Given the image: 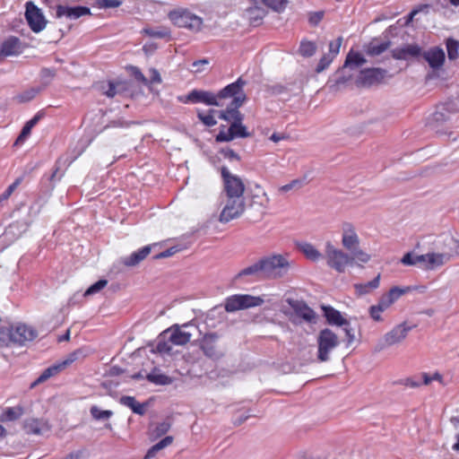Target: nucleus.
<instances>
[{"label":"nucleus","instance_id":"5","mask_svg":"<svg viewBox=\"0 0 459 459\" xmlns=\"http://www.w3.org/2000/svg\"><path fill=\"white\" fill-rule=\"evenodd\" d=\"M39 213V206L37 204H31L30 206L21 205L13 211V216L17 218L18 221L15 223L11 224L5 230V235L14 233V229H19L18 235L25 231L28 226L32 222Z\"/></svg>","mask_w":459,"mask_h":459},{"label":"nucleus","instance_id":"60","mask_svg":"<svg viewBox=\"0 0 459 459\" xmlns=\"http://www.w3.org/2000/svg\"><path fill=\"white\" fill-rule=\"evenodd\" d=\"M221 153L223 155L225 159H228L230 160H240L239 155L230 148L221 149Z\"/></svg>","mask_w":459,"mask_h":459},{"label":"nucleus","instance_id":"45","mask_svg":"<svg viewBox=\"0 0 459 459\" xmlns=\"http://www.w3.org/2000/svg\"><path fill=\"white\" fill-rule=\"evenodd\" d=\"M217 113L215 109H209L207 113L198 110V119L206 126L212 127L217 124V120L214 117V114Z\"/></svg>","mask_w":459,"mask_h":459},{"label":"nucleus","instance_id":"64","mask_svg":"<svg viewBox=\"0 0 459 459\" xmlns=\"http://www.w3.org/2000/svg\"><path fill=\"white\" fill-rule=\"evenodd\" d=\"M169 429L170 424L168 421H162L156 426L154 432L156 436L160 437L166 434L169 430Z\"/></svg>","mask_w":459,"mask_h":459},{"label":"nucleus","instance_id":"47","mask_svg":"<svg viewBox=\"0 0 459 459\" xmlns=\"http://www.w3.org/2000/svg\"><path fill=\"white\" fill-rule=\"evenodd\" d=\"M443 244L447 247L448 251L453 254V257L455 255L459 256V239H456L450 235H446L443 237Z\"/></svg>","mask_w":459,"mask_h":459},{"label":"nucleus","instance_id":"6","mask_svg":"<svg viewBox=\"0 0 459 459\" xmlns=\"http://www.w3.org/2000/svg\"><path fill=\"white\" fill-rule=\"evenodd\" d=\"M325 257L326 264L339 273H344L352 260L348 253L335 247L330 241L325 243Z\"/></svg>","mask_w":459,"mask_h":459},{"label":"nucleus","instance_id":"48","mask_svg":"<svg viewBox=\"0 0 459 459\" xmlns=\"http://www.w3.org/2000/svg\"><path fill=\"white\" fill-rule=\"evenodd\" d=\"M144 33L152 38L165 39L170 36V30L167 28H147Z\"/></svg>","mask_w":459,"mask_h":459},{"label":"nucleus","instance_id":"16","mask_svg":"<svg viewBox=\"0 0 459 459\" xmlns=\"http://www.w3.org/2000/svg\"><path fill=\"white\" fill-rule=\"evenodd\" d=\"M25 17L34 32L41 31L46 26V20L41 11L32 2L26 3Z\"/></svg>","mask_w":459,"mask_h":459},{"label":"nucleus","instance_id":"27","mask_svg":"<svg viewBox=\"0 0 459 459\" xmlns=\"http://www.w3.org/2000/svg\"><path fill=\"white\" fill-rule=\"evenodd\" d=\"M151 251L152 246H145L137 251L133 252L130 255L123 257L122 263L128 267L135 266L144 260L150 255Z\"/></svg>","mask_w":459,"mask_h":459},{"label":"nucleus","instance_id":"39","mask_svg":"<svg viewBox=\"0 0 459 459\" xmlns=\"http://www.w3.org/2000/svg\"><path fill=\"white\" fill-rule=\"evenodd\" d=\"M246 15L250 20V22L253 25L256 26L259 24L261 20L264 17L265 11H264V9H263L261 7L252 6L246 10Z\"/></svg>","mask_w":459,"mask_h":459},{"label":"nucleus","instance_id":"63","mask_svg":"<svg viewBox=\"0 0 459 459\" xmlns=\"http://www.w3.org/2000/svg\"><path fill=\"white\" fill-rule=\"evenodd\" d=\"M266 91L271 95H280L286 92L287 88L281 84H273L268 86Z\"/></svg>","mask_w":459,"mask_h":459},{"label":"nucleus","instance_id":"4","mask_svg":"<svg viewBox=\"0 0 459 459\" xmlns=\"http://www.w3.org/2000/svg\"><path fill=\"white\" fill-rule=\"evenodd\" d=\"M317 355L320 362H326L330 359V353L340 344L339 337L331 329H322L316 338Z\"/></svg>","mask_w":459,"mask_h":459},{"label":"nucleus","instance_id":"3","mask_svg":"<svg viewBox=\"0 0 459 459\" xmlns=\"http://www.w3.org/2000/svg\"><path fill=\"white\" fill-rule=\"evenodd\" d=\"M0 334H4L9 338L11 343L23 346L29 342H32L38 336L37 330L27 324L17 323L12 325L9 328L1 329Z\"/></svg>","mask_w":459,"mask_h":459},{"label":"nucleus","instance_id":"54","mask_svg":"<svg viewBox=\"0 0 459 459\" xmlns=\"http://www.w3.org/2000/svg\"><path fill=\"white\" fill-rule=\"evenodd\" d=\"M333 57L331 56L330 55H324L320 60H319V63L316 68V73H321L323 72L325 69H326L330 64L333 62Z\"/></svg>","mask_w":459,"mask_h":459},{"label":"nucleus","instance_id":"56","mask_svg":"<svg viewBox=\"0 0 459 459\" xmlns=\"http://www.w3.org/2000/svg\"><path fill=\"white\" fill-rule=\"evenodd\" d=\"M342 42V38L339 37L335 40L331 41L329 43V54L331 56L334 58L340 51V48Z\"/></svg>","mask_w":459,"mask_h":459},{"label":"nucleus","instance_id":"51","mask_svg":"<svg viewBox=\"0 0 459 459\" xmlns=\"http://www.w3.org/2000/svg\"><path fill=\"white\" fill-rule=\"evenodd\" d=\"M263 3L276 12H281L286 8L287 0H262Z\"/></svg>","mask_w":459,"mask_h":459},{"label":"nucleus","instance_id":"33","mask_svg":"<svg viewBox=\"0 0 459 459\" xmlns=\"http://www.w3.org/2000/svg\"><path fill=\"white\" fill-rule=\"evenodd\" d=\"M244 276H253L255 279H264L261 260L259 259L256 263L241 270L235 276V280H238Z\"/></svg>","mask_w":459,"mask_h":459},{"label":"nucleus","instance_id":"18","mask_svg":"<svg viewBox=\"0 0 459 459\" xmlns=\"http://www.w3.org/2000/svg\"><path fill=\"white\" fill-rule=\"evenodd\" d=\"M286 302L289 304L290 308L293 310L295 315L307 323H312L316 319L315 311L307 306L303 300L287 299Z\"/></svg>","mask_w":459,"mask_h":459},{"label":"nucleus","instance_id":"43","mask_svg":"<svg viewBox=\"0 0 459 459\" xmlns=\"http://www.w3.org/2000/svg\"><path fill=\"white\" fill-rule=\"evenodd\" d=\"M446 47L448 59L451 61L456 60L459 56V41L449 38L446 40Z\"/></svg>","mask_w":459,"mask_h":459},{"label":"nucleus","instance_id":"46","mask_svg":"<svg viewBox=\"0 0 459 459\" xmlns=\"http://www.w3.org/2000/svg\"><path fill=\"white\" fill-rule=\"evenodd\" d=\"M350 257L352 258L351 263H350V266H353L357 262L360 263H368L370 260V255L361 250L359 246L356 247L353 251L350 252Z\"/></svg>","mask_w":459,"mask_h":459},{"label":"nucleus","instance_id":"32","mask_svg":"<svg viewBox=\"0 0 459 459\" xmlns=\"http://www.w3.org/2000/svg\"><path fill=\"white\" fill-rule=\"evenodd\" d=\"M366 62V59L360 53L350 51L346 56L343 66L341 68V72L343 73L347 69L358 68Z\"/></svg>","mask_w":459,"mask_h":459},{"label":"nucleus","instance_id":"24","mask_svg":"<svg viewBox=\"0 0 459 459\" xmlns=\"http://www.w3.org/2000/svg\"><path fill=\"white\" fill-rule=\"evenodd\" d=\"M386 74L382 68H367L360 71L358 82L362 85H372L381 82Z\"/></svg>","mask_w":459,"mask_h":459},{"label":"nucleus","instance_id":"9","mask_svg":"<svg viewBox=\"0 0 459 459\" xmlns=\"http://www.w3.org/2000/svg\"><path fill=\"white\" fill-rule=\"evenodd\" d=\"M225 197H244L245 185L242 179L230 173L227 167L221 169Z\"/></svg>","mask_w":459,"mask_h":459},{"label":"nucleus","instance_id":"23","mask_svg":"<svg viewBox=\"0 0 459 459\" xmlns=\"http://www.w3.org/2000/svg\"><path fill=\"white\" fill-rule=\"evenodd\" d=\"M23 51V45L16 37H9L1 45L0 58L18 56Z\"/></svg>","mask_w":459,"mask_h":459},{"label":"nucleus","instance_id":"40","mask_svg":"<svg viewBox=\"0 0 459 459\" xmlns=\"http://www.w3.org/2000/svg\"><path fill=\"white\" fill-rule=\"evenodd\" d=\"M56 375H57V365L54 364L51 367L45 369L41 373V375L35 381H33L30 384V388L33 389L37 385L45 383L48 379H49L50 377H52Z\"/></svg>","mask_w":459,"mask_h":459},{"label":"nucleus","instance_id":"53","mask_svg":"<svg viewBox=\"0 0 459 459\" xmlns=\"http://www.w3.org/2000/svg\"><path fill=\"white\" fill-rule=\"evenodd\" d=\"M38 92L39 91L37 89L31 88L18 95L17 99L20 102H27L34 99Z\"/></svg>","mask_w":459,"mask_h":459},{"label":"nucleus","instance_id":"25","mask_svg":"<svg viewBox=\"0 0 459 459\" xmlns=\"http://www.w3.org/2000/svg\"><path fill=\"white\" fill-rule=\"evenodd\" d=\"M453 258V254L448 251L446 246L441 253H429L428 262L424 266L426 270H434L442 266Z\"/></svg>","mask_w":459,"mask_h":459},{"label":"nucleus","instance_id":"31","mask_svg":"<svg viewBox=\"0 0 459 459\" xmlns=\"http://www.w3.org/2000/svg\"><path fill=\"white\" fill-rule=\"evenodd\" d=\"M392 43L390 40L380 41L378 39L374 38L366 46V53L370 56H377L384 53L391 47Z\"/></svg>","mask_w":459,"mask_h":459},{"label":"nucleus","instance_id":"55","mask_svg":"<svg viewBox=\"0 0 459 459\" xmlns=\"http://www.w3.org/2000/svg\"><path fill=\"white\" fill-rule=\"evenodd\" d=\"M118 95L126 96L129 92L131 83L127 81H117L115 82Z\"/></svg>","mask_w":459,"mask_h":459},{"label":"nucleus","instance_id":"29","mask_svg":"<svg viewBox=\"0 0 459 459\" xmlns=\"http://www.w3.org/2000/svg\"><path fill=\"white\" fill-rule=\"evenodd\" d=\"M322 310L327 323L331 325L342 326L347 321L342 317L341 312L331 306H322Z\"/></svg>","mask_w":459,"mask_h":459},{"label":"nucleus","instance_id":"42","mask_svg":"<svg viewBox=\"0 0 459 459\" xmlns=\"http://www.w3.org/2000/svg\"><path fill=\"white\" fill-rule=\"evenodd\" d=\"M90 413L95 420H108L114 412L110 410H101L97 405H92L90 409Z\"/></svg>","mask_w":459,"mask_h":459},{"label":"nucleus","instance_id":"7","mask_svg":"<svg viewBox=\"0 0 459 459\" xmlns=\"http://www.w3.org/2000/svg\"><path fill=\"white\" fill-rule=\"evenodd\" d=\"M169 20L178 27L197 32L203 26V19L187 9H177L169 13Z\"/></svg>","mask_w":459,"mask_h":459},{"label":"nucleus","instance_id":"20","mask_svg":"<svg viewBox=\"0 0 459 459\" xmlns=\"http://www.w3.org/2000/svg\"><path fill=\"white\" fill-rule=\"evenodd\" d=\"M90 14L91 9L86 6H65L59 4V23H64L65 20H76Z\"/></svg>","mask_w":459,"mask_h":459},{"label":"nucleus","instance_id":"28","mask_svg":"<svg viewBox=\"0 0 459 459\" xmlns=\"http://www.w3.org/2000/svg\"><path fill=\"white\" fill-rule=\"evenodd\" d=\"M393 303L389 300L385 294L382 295L377 305H372L368 308L370 317L376 322L383 321L381 313L387 310Z\"/></svg>","mask_w":459,"mask_h":459},{"label":"nucleus","instance_id":"15","mask_svg":"<svg viewBox=\"0 0 459 459\" xmlns=\"http://www.w3.org/2000/svg\"><path fill=\"white\" fill-rule=\"evenodd\" d=\"M246 85L247 82L242 77H238L236 82L228 84L217 93L218 100L228 98H232V100L240 99L243 105L247 100V95L244 92Z\"/></svg>","mask_w":459,"mask_h":459},{"label":"nucleus","instance_id":"12","mask_svg":"<svg viewBox=\"0 0 459 459\" xmlns=\"http://www.w3.org/2000/svg\"><path fill=\"white\" fill-rule=\"evenodd\" d=\"M411 330V326L407 325L405 322L397 325L384 335L382 341L377 344V350L382 351L387 347L402 342Z\"/></svg>","mask_w":459,"mask_h":459},{"label":"nucleus","instance_id":"22","mask_svg":"<svg viewBox=\"0 0 459 459\" xmlns=\"http://www.w3.org/2000/svg\"><path fill=\"white\" fill-rule=\"evenodd\" d=\"M422 56L429 65L435 70L442 67L446 60L445 51L440 47L430 48L422 53Z\"/></svg>","mask_w":459,"mask_h":459},{"label":"nucleus","instance_id":"14","mask_svg":"<svg viewBox=\"0 0 459 459\" xmlns=\"http://www.w3.org/2000/svg\"><path fill=\"white\" fill-rule=\"evenodd\" d=\"M225 126H221V130L216 135L215 140L218 143L230 142L235 138H246L250 136L247 131V127L242 124V121L232 122L228 131H224Z\"/></svg>","mask_w":459,"mask_h":459},{"label":"nucleus","instance_id":"10","mask_svg":"<svg viewBox=\"0 0 459 459\" xmlns=\"http://www.w3.org/2000/svg\"><path fill=\"white\" fill-rule=\"evenodd\" d=\"M189 328L196 330L197 327L192 323L183 325L175 324L162 333L163 335H169V341L174 345H186L188 343L193 336V333Z\"/></svg>","mask_w":459,"mask_h":459},{"label":"nucleus","instance_id":"1","mask_svg":"<svg viewBox=\"0 0 459 459\" xmlns=\"http://www.w3.org/2000/svg\"><path fill=\"white\" fill-rule=\"evenodd\" d=\"M432 131L439 135L451 136L453 128L459 127V115L454 103L437 106L428 122Z\"/></svg>","mask_w":459,"mask_h":459},{"label":"nucleus","instance_id":"34","mask_svg":"<svg viewBox=\"0 0 459 459\" xmlns=\"http://www.w3.org/2000/svg\"><path fill=\"white\" fill-rule=\"evenodd\" d=\"M119 403L130 408L135 414L143 415L146 411V403H138L134 396L124 395Z\"/></svg>","mask_w":459,"mask_h":459},{"label":"nucleus","instance_id":"17","mask_svg":"<svg viewBox=\"0 0 459 459\" xmlns=\"http://www.w3.org/2000/svg\"><path fill=\"white\" fill-rule=\"evenodd\" d=\"M219 339V335L216 333H208L204 335L202 340L200 341V349L203 351L204 354L212 359H219L222 357V352H221L216 346V342Z\"/></svg>","mask_w":459,"mask_h":459},{"label":"nucleus","instance_id":"8","mask_svg":"<svg viewBox=\"0 0 459 459\" xmlns=\"http://www.w3.org/2000/svg\"><path fill=\"white\" fill-rule=\"evenodd\" d=\"M264 304V299L260 297H255L248 294H235L225 299V310L227 312H235L249 307H259Z\"/></svg>","mask_w":459,"mask_h":459},{"label":"nucleus","instance_id":"36","mask_svg":"<svg viewBox=\"0 0 459 459\" xmlns=\"http://www.w3.org/2000/svg\"><path fill=\"white\" fill-rule=\"evenodd\" d=\"M299 250L309 260L313 262L318 261L322 257V254L310 243L301 242L297 245Z\"/></svg>","mask_w":459,"mask_h":459},{"label":"nucleus","instance_id":"2","mask_svg":"<svg viewBox=\"0 0 459 459\" xmlns=\"http://www.w3.org/2000/svg\"><path fill=\"white\" fill-rule=\"evenodd\" d=\"M264 279H280L287 275L290 262L282 255H272L260 259Z\"/></svg>","mask_w":459,"mask_h":459},{"label":"nucleus","instance_id":"30","mask_svg":"<svg viewBox=\"0 0 459 459\" xmlns=\"http://www.w3.org/2000/svg\"><path fill=\"white\" fill-rule=\"evenodd\" d=\"M43 117L42 112H38L31 119H30L22 127L19 136L17 137L14 145H22L30 135L32 128L38 124V122Z\"/></svg>","mask_w":459,"mask_h":459},{"label":"nucleus","instance_id":"52","mask_svg":"<svg viewBox=\"0 0 459 459\" xmlns=\"http://www.w3.org/2000/svg\"><path fill=\"white\" fill-rule=\"evenodd\" d=\"M108 284V281L101 279L91 285L85 291L84 296L93 295L99 291H100L103 288H105Z\"/></svg>","mask_w":459,"mask_h":459},{"label":"nucleus","instance_id":"13","mask_svg":"<svg viewBox=\"0 0 459 459\" xmlns=\"http://www.w3.org/2000/svg\"><path fill=\"white\" fill-rule=\"evenodd\" d=\"M179 100L183 103H204L208 106L220 107L221 104L218 100L217 94L212 91L193 90L185 97H180Z\"/></svg>","mask_w":459,"mask_h":459},{"label":"nucleus","instance_id":"58","mask_svg":"<svg viewBox=\"0 0 459 459\" xmlns=\"http://www.w3.org/2000/svg\"><path fill=\"white\" fill-rule=\"evenodd\" d=\"M156 351L160 353H170L172 351L171 342L168 341H159L156 345Z\"/></svg>","mask_w":459,"mask_h":459},{"label":"nucleus","instance_id":"57","mask_svg":"<svg viewBox=\"0 0 459 459\" xmlns=\"http://www.w3.org/2000/svg\"><path fill=\"white\" fill-rule=\"evenodd\" d=\"M21 179H16L13 184H11L6 190L0 195V201H5L7 200L13 192L16 189V187L20 185Z\"/></svg>","mask_w":459,"mask_h":459},{"label":"nucleus","instance_id":"50","mask_svg":"<svg viewBox=\"0 0 459 459\" xmlns=\"http://www.w3.org/2000/svg\"><path fill=\"white\" fill-rule=\"evenodd\" d=\"M100 91L108 98H114L115 96L118 95L115 82L109 81L107 83H102L100 85Z\"/></svg>","mask_w":459,"mask_h":459},{"label":"nucleus","instance_id":"44","mask_svg":"<svg viewBox=\"0 0 459 459\" xmlns=\"http://www.w3.org/2000/svg\"><path fill=\"white\" fill-rule=\"evenodd\" d=\"M316 51V45L313 41L303 39L300 42L299 53L304 57L312 56Z\"/></svg>","mask_w":459,"mask_h":459},{"label":"nucleus","instance_id":"59","mask_svg":"<svg viewBox=\"0 0 459 459\" xmlns=\"http://www.w3.org/2000/svg\"><path fill=\"white\" fill-rule=\"evenodd\" d=\"M98 4L100 8H115L122 4L120 0H99Z\"/></svg>","mask_w":459,"mask_h":459},{"label":"nucleus","instance_id":"38","mask_svg":"<svg viewBox=\"0 0 459 459\" xmlns=\"http://www.w3.org/2000/svg\"><path fill=\"white\" fill-rule=\"evenodd\" d=\"M85 357L84 351L82 349H77L67 355V357L59 361V371L70 367L74 362L82 359Z\"/></svg>","mask_w":459,"mask_h":459},{"label":"nucleus","instance_id":"61","mask_svg":"<svg viewBox=\"0 0 459 459\" xmlns=\"http://www.w3.org/2000/svg\"><path fill=\"white\" fill-rule=\"evenodd\" d=\"M342 326L347 338V346H350L355 340L353 329L351 327L349 321H347V325H342Z\"/></svg>","mask_w":459,"mask_h":459},{"label":"nucleus","instance_id":"35","mask_svg":"<svg viewBox=\"0 0 459 459\" xmlns=\"http://www.w3.org/2000/svg\"><path fill=\"white\" fill-rule=\"evenodd\" d=\"M380 284V274H377L372 281L366 283H356L354 289L358 296H363L370 293L373 290L379 287Z\"/></svg>","mask_w":459,"mask_h":459},{"label":"nucleus","instance_id":"62","mask_svg":"<svg viewBox=\"0 0 459 459\" xmlns=\"http://www.w3.org/2000/svg\"><path fill=\"white\" fill-rule=\"evenodd\" d=\"M324 12L323 11H318V12H315V13H311L309 14V17H308V22L311 25L313 26H316L318 25V23L322 21V19L324 18Z\"/></svg>","mask_w":459,"mask_h":459},{"label":"nucleus","instance_id":"37","mask_svg":"<svg viewBox=\"0 0 459 459\" xmlns=\"http://www.w3.org/2000/svg\"><path fill=\"white\" fill-rule=\"evenodd\" d=\"M146 379L158 385H168L173 382V379L170 377L160 373L159 369H154L152 372L148 374L146 376Z\"/></svg>","mask_w":459,"mask_h":459},{"label":"nucleus","instance_id":"26","mask_svg":"<svg viewBox=\"0 0 459 459\" xmlns=\"http://www.w3.org/2000/svg\"><path fill=\"white\" fill-rule=\"evenodd\" d=\"M421 55V48L417 44H409L392 50V56L396 60H406Z\"/></svg>","mask_w":459,"mask_h":459},{"label":"nucleus","instance_id":"41","mask_svg":"<svg viewBox=\"0 0 459 459\" xmlns=\"http://www.w3.org/2000/svg\"><path fill=\"white\" fill-rule=\"evenodd\" d=\"M23 414V409L21 406L8 407L3 411L1 420H15Z\"/></svg>","mask_w":459,"mask_h":459},{"label":"nucleus","instance_id":"11","mask_svg":"<svg viewBox=\"0 0 459 459\" xmlns=\"http://www.w3.org/2000/svg\"><path fill=\"white\" fill-rule=\"evenodd\" d=\"M245 207L244 197H226L225 205L220 214V221L226 223L240 217Z\"/></svg>","mask_w":459,"mask_h":459},{"label":"nucleus","instance_id":"21","mask_svg":"<svg viewBox=\"0 0 459 459\" xmlns=\"http://www.w3.org/2000/svg\"><path fill=\"white\" fill-rule=\"evenodd\" d=\"M242 106V100L236 99L232 100L230 104L227 107L226 109L217 111L218 117L220 119L228 121V122H238L242 121L244 118L243 114L238 110V108Z\"/></svg>","mask_w":459,"mask_h":459},{"label":"nucleus","instance_id":"19","mask_svg":"<svg viewBox=\"0 0 459 459\" xmlns=\"http://www.w3.org/2000/svg\"><path fill=\"white\" fill-rule=\"evenodd\" d=\"M342 244L348 251H353L359 246V238L353 225L350 222H344L342 226Z\"/></svg>","mask_w":459,"mask_h":459},{"label":"nucleus","instance_id":"49","mask_svg":"<svg viewBox=\"0 0 459 459\" xmlns=\"http://www.w3.org/2000/svg\"><path fill=\"white\" fill-rule=\"evenodd\" d=\"M410 288H400L394 286L389 290L388 292L385 293L386 297L389 300L394 304L396 300H398L403 294H405Z\"/></svg>","mask_w":459,"mask_h":459}]
</instances>
